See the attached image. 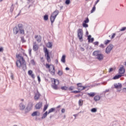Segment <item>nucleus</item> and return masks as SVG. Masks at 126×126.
Listing matches in <instances>:
<instances>
[{
	"mask_svg": "<svg viewBox=\"0 0 126 126\" xmlns=\"http://www.w3.org/2000/svg\"><path fill=\"white\" fill-rule=\"evenodd\" d=\"M16 58L19 60L17 61L16 63L17 67H19V68L22 67L23 70H26V62H25L24 58H23V57L20 56V54H18L16 55Z\"/></svg>",
	"mask_w": 126,
	"mask_h": 126,
	"instance_id": "nucleus-1",
	"label": "nucleus"
},
{
	"mask_svg": "<svg viewBox=\"0 0 126 126\" xmlns=\"http://www.w3.org/2000/svg\"><path fill=\"white\" fill-rule=\"evenodd\" d=\"M44 53L45 57L46 59L47 62L48 63H51V57L50 56V53L49 52V50L46 47L44 48Z\"/></svg>",
	"mask_w": 126,
	"mask_h": 126,
	"instance_id": "nucleus-2",
	"label": "nucleus"
},
{
	"mask_svg": "<svg viewBox=\"0 0 126 126\" xmlns=\"http://www.w3.org/2000/svg\"><path fill=\"white\" fill-rule=\"evenodd\" d=\"M78 38L81 42L83 41V31L81 29H79L77 32Z\"/></svg>",
	"mask_w": 126,
	"mask_h": 126,
	"instance_id": "nucleus-3",
	"label": "nucleus"
},
{
	"mask_svg": "<svg viewBox=\"0 0 126 126\" xmlns=\"http://www.w3.org/2000/svg\"><path fill=\"white\" fill-rule=\"evenodd\" d=\"M53 81L54 82V85H52V88H53V89L57 90L58 89V85L59 83V80L53 79L52 80V82H53Z\"/></svg>",
	"mask_w": 126,
	"mask_h": 126,
	"instance_id": "nucleus-4",
	"label": "nucleus"
},
{
	"mask_svg": "<svg viewBox=\"0 0 126 126\" xmlns=\"http://www.w3.org/2000/svg\"><path fill=\"white\" fill-rule=\"evenodd\" d=\"M113 48H114V45H113V44H109L106 48L105 53L106 54H110L112 50H113Z\"/></svg>",
	"mask_w": 126,
	"mask_h": 126,
	"instance_id": "nucleus-5",
	"label": "nucleus"
},
{
	"mask_svg": "<svg viewBox=\"0 0 126 126\" xmlns=\"http://www.w3.org/2000/svg\"><path fill=\"white\" fill-rule=\"evenodd\" d=\"M32 109H33V103H29L25 110L26 113H27L28 112H30V111H31Z\"/></svg>",
	"mask_w": 126,
	"mask_h": 126,
	"instance_id": "nucleus-6",
	"label": "nucleus"
},
{
	"mask_svg": "<svg viewBox=\"0 0 126 126\" xmlns=\"http://www.w3.org/2000/svg\"><path fill=\"white\" fill-rule=\"evenodd\" d=\"M18 27H19V28L20 34H21L22 35H24V34H25V32L23 29H22V28H23V25H22V24H19L18 25Z\"/></svg>",
	"mask_w": 126,
	"mask_h": 126,
	"instance_id": "nucleus-7",
	"label": "nucleus"
},
{
	"mask_svg": "<svg viewBox=\"0 0 126 126\" xmlns=\"http://www.w3.org/2000/svg\"><path fill=\"white\" fill-rule=\"evenodd\" d=\"M43 106V102H38L35 106V108L36 110H40L41 108H42V106Z\"/></svg>",
	"mask_w": 126,
	"mask_h": 126,
	"instance_id": "nucleus-8",
	"label": "nucleus"
},
{
	"mask_svg": "<svg viewBox=\"0 0 126 126\" xmlns=\"http://www.w3.org/2000/svg\"><path fill=\"white\" fill-rule=\"evenodd\" d=\"M122 84L120 83L114 84V88H115V89H122Z\"/></svg>",
	"mask_w": 126,
	"mask_h": 126,
	"instance_id": "nucleus-9",
	"label": "nucleus"
},
{
	"mask_svg": "<svg viewBox=\"0 0 126 126\" xmlns=\"http://www.w3.org/2000/svg\"><path fill=\"white\" fill-rule=\"evenodd\" d=\"M40 96H41V94L39 93V92L37 91V93L35 94V95L34 96V100H35V101L39 100Z\"/></svg>",
	"mask_w": 126,
	"mask_h": 126,
	"instance_id": "nucleus-10",
	"label": "nucleus"
},
{
	"mask_svg": "<svg viewBox=\"0 0 126 126\" xmlns=\"http://www.w3.org/2000/svg\"><path fill=\"white\" fill-rule=\"evenodd\" d=\"M95 59L98 60V61H103L104 55L102 54H99L96 57H95Z\"/></svg>",
	"mask_w": 126,
	"mask_h": 126,
	"instance_id": "nucleus-11",
	"label": "nucleus"
},
{
	"mask_svg": "<svg viewBox=\"0 0 126 126\" xmlns=\"http://www.w3.org/2000/svg\"><path fill=\"white\" fill-rule=\"evenodd\" d=\"M126 71V70L124 68V65H122V67H121L119 69V73L120 74H124Z\"/></svg>",
	"mask_w": 126,
	"mask_h": 126,
	"instance_id": "nucleus-12",
	"label": "nucleus"
},
{
	"mask_svg": "<svg viewBox=\"0 0 126 126\" xmlns=\"http://www.w3.org/2000/svg\"><path fill=\"white\" fill-rule=\"evenodd\" d=\"M19 28H18L17 27H15L13 28V33L15 35H16L19 32Z\"/></svg>",
	"mask_w": 126,
	"mask_h": 126,
	"instance_id": "nucleus-13",
	"label": "nucleus"
},
{
	"mask_svg": "<svg viewBox=\"0 0 126 126\" xmlns=\"http://www.w3.org/2000/svg\"><path fill=\"white\" fill-rule=\"evenodd\" d=\"M91 35L88 36V43H93V42H94V38H91Z\"/></svg>",
	"mask_w": 126,
	"mask_h": 126,
	"instance_id": "nucleus-14",
	"label": "nucleus"
},
{
	"mask_svg": "<svg viewBox=\"0 0 126 126\" xmlns=\"http://www.w3.org/2000/svg\"><path fill=\"white\" fill-rule=\"evenodd\" d=\"M32 49L34 52H36V51H38L39 49V46H38V45L36 44V42L34 43Z\"/></svg>",
	"mask_w": 126,
	"mask_h": 126,
	"instance_id": "nucleus-15",
	"label": "nucleus"
},
{
	"mask_svg": "<svg viewBox=\"0 0 126 126\" xmlns=\"http://www.w3.org/2000/svg\"><path fill=\"white\" fill-rule=\"evenodd\" d=\"M59 13H60V12L58 10L56 9L54 12H53L51 15H52V16H55V17H57V16L59 15Z\"/></svg>",
	"mask_w": 126,
	"mask_h": 126,
	"instance_id": "nucleus-16",
	"label": "nucleus"
},
{
	"mask_svg": "<svg viewBox=\"0 0 126 126\" xmlns=\"http://www.w3.org/2000/svg\"><path fill=\"white\" fill-rule=\"evenodd\" d=\"M34 38L36 39L38 43H40L42 41V37L40 35H35Z\"/></svg>",
	"mask_w": 126,
	"mask_h": 126,
	"instance_id": "nucleus-17",
	"label": "nucleus"
},
{
	"mask_svg": "<svg viewBox=\"0 0 126 126\" xmlns=\"http://www.w3.org/2000/svg\"><path fill=\"white\" fill-rule=\"evenodd\" d=\"M32 73H33V71H32V70H29L28 71L29 75L31 76V77H32V78L34 79V78H35V75H34V74H32Z\"/></svg>",
	"mask_w": 126,
	"mask_h": 126,
	"instance_id": "nucleus-18",
	"label": "nucleus"
},
{
	"mask_svg": "<svg viewBox=\"0 0 126 126\" xmlns=\"http://www.w3.org/2000/svg\"><path fill=\"white\" fill-rule=\"evenodd\" d=\"M37 116H40V113L38 111H35L32 114V117H36Z\"/></svg>",
	"mask_w": 126,
	"mask_h": 126,
	"instance_id": "nucleus-19",
	"label": "nucleus"
},
{
	"mask_svg": "<svg viewBox=\"0 0 126 126\" xmlns=\"http://www.w3.org/2000/svg\"><path fill=\"white\" fill-rule=\"evenodd\" d=\"M57 18V17L52 16V15H51V17H50V20H51V22L52 23V24H53V23H54V22H55V20H56V18Z\"/></svg>",
	"mask_w": 126,
	"mask_h": 126,
	"instance_id": "nucleus-20",
	"label": "nucleus"
},
{
	"mask_svg": "<svg viewBox=\"0 0 126 126\" xmlns=\"http://www.w3.org/2000/svg\"><path fill=\"white\" fill-rule=\"evenodd\" d=\"M99 51H95L93 52V55L94 56V57H95V58H96L97 56H98L100 54L99 53Z\"/></svg>",
	"mask_w": 126,
	"mask_h": 126,
	"instance_id": "nucleus-21",
	"label": "nucleus"
},
{
	"mask_svg": "<svg viewBox=\"0 0 126 126\" xmlns=\"http://www.w3.org/2000/svg\"><path fill=\"white\" fill-rule=\"evenodd\" d=\"M19 106L20 109L21 110V111H23V110L25 109V105H24V104L23 103H20Z\"/></svg>",
	"mask_w": 126,
	"mask_h": 126,
	"instance_id": "nucleus-22",
	"label": "nucleus"
},
{
	"mask_svg": "<svg viewBox=\"0 0 126 126\" xmlns=\"http://www.w3.org/2000/svg\"><path fill=\"white\" fill-rule=\"evenodd\" d=\"M122 75L121 74H119V75H115L113 79L116 80V79H119V78H120V77H122Z\"/></svg>",
	"mask_w": 126,
	"mask_h": 126,
	"instance_id": "nucleus-23",
	"label": "nucleus"
},
{
	"mask_svg": "<svg viewBox=\"0 0 126 126\" xmlns=\"http://www.w3.org/2000/svg\"><path fill=\"white\" fill-rule=\"evenodd\" d=\"M52 67H53V70L50 72V73L51 74H52V75H55V72H56V69H55V66L53 65Z\"/></svg>",
	"mask_w": 126,
	"mask_h": 126,
	"instance_id": "nucleus-24",
	"label": "nucleus"
},
{
	"mask_svg": "<svg viewBox=\"0 0 126 126\" xmlns=\"http://www.w3.org/2000/svg\"><path fill=\"white\" fill-rule=\"evenodd\" d=\"M100 99H101V97H100V96H99V95H95L94 97V101H99V100H100Z\"/></svg>",
	"mask_w": 126,
	"mask_h": 126,
	"instance_id": "nucleus-25",
	"label": "nucleus"
},
{
	"mask_svg": "<svg viewBox=\"0 0 126 126\" xmlns=\"http://www.w3.org/2000/svg\"><path fill=\"white\" fill-rule=\"evenodd\" d=\"M61 62L63 63H65V55H63L61 59Z\"/></svg>",
	"mask_w": 126,
	"mask_h": 126,
	"instance_id": "nucleus-26",
	"label": "nucleus"
},
{
	"mask_svg": "<svg viewBox=\"0 0 126 126\" xmlns=\"http://www.w3.org/2000/svg\"><path fill=\"white\" fill-rule=\"evenodd\" d=\"M85 88H87V86H83L82 87L77 88V90H79L80 91H82V90H84Z\"/></svg>",
	"mask_w": 126,
	"mask_h": 126,
	"instance_id": "nucleus-27",
	"label": "nucleus"
},
{
	"mask_svg": "<svg viewBox=\"0 0 126 126\" xmlns=\"http://www.w3.org/2000/svg\"><path fill=\"white\" fill-rule=\"evenodd\" d=\"M48 115V111L45 112V113H44L41 117V119L43 120V119H45L46 117H47Z\"/></svg>",
	"mask_w": 126,
	"mask_h": 126,
	"instance_id": "nucleus-28",
	"label": "nucleus"
},
{
	"mask_svg": "<svg viewBox=\"0 0 126 126\" xmlns=\"http://www.w3.org/2000/svg\"><path fill=\"white\" fill-rule=\"evenodd\" d=\"M56 110L55 108H52L50 109L49 110L48 112L47 113L48 114H51V113H53V112H54V111Z\"/></svg>",
	"mask_w": 126,
	"mask_h": 126,
	"instance_id": "nucleus-29",
	"label": "nucleus"
},
{
	"mask_svg": "<svg viewBox=\"0 0 126 126\" xmlns=\"http://www.w3.org/2000/svg\"><path fill=\"white\" fill-rule=\"evenodd\" d=\"M47 47L48 48H52V47H53V44H52V42H49L47 43Z\"/></svg>",
	"mask_w": 126,
	"mask_h": 126,
	"instance_id": "nucleus-30",
	"label": "nucleus"
},
{
	"mask_svg": "<svg viewBox=\"0 0 126 126\" xmlns=\"http://www.w3.org/2000/svg\"><path fill=\"white\" fill-rule=\"evenodd\" d=\"M95 10H96V5H94L92 10L91 11V13H93V12L95 11Z\"/></svg>",
	"mask_w": 126,
	"mask_h": 126,
	"instance_id": "nucleus-31",
	"label": "nucleus"
},
{
	"mask_svg": "<svg viewBox=\"0 0 126 126\" xmlns=\"http://www.w3.org/2000/svg\"><path fill=\"white\" fill-rule=\"evenodd\" d=\"M88 95L90 96V97H94V96H95V93H88Z\"/></svg>",
	"mask_w": 126,
	"mask_h": 126,
	"instance_id": "nucleus-32",
	"label": "nucleus"
},
{
	"mask_svg": "<svg viewBox=\"0 0 126 126\" xmlns=\"http://www.w3.org/2000/svg\"><path fill=\"white\" fill-rule=\"evenodd\" d=\"M79 106H82L83 105V100L80 99L78 102Z\"/></svg>",
	"mask_w": 126,
	"mask_h": 126,
	"instance_id": "nucleus-33",
	"label": "nucleus"
},
{
	"mask_svg": "<svg viewBox=\"0 0 126 126\" xmlns=\"http://www.w3.org/2000/svg\"><path fill=\"white\" fill-rule=\"evenodd\" d=\"M49 19V15L46 14L44 16V20L46 21Z\"/></svg>",
	"mask_w": 126,
	"mask_h": 126,
	"instance_id": "nucleus-34",
	"label": "nucleus"
},
{
	"mask_svg": "<svg viewBox=\"0 0 126 126\" xmlns=\"http://www.w3.org/2000/svg\"><path fill=\"white\" fill-rule=\"evenodd\" d=\"M68 89V87H67L66 86H63V87H61L62 90L66 91V90H67Z\"/></svg>",
	"mask_w": 126,
	"mask_h": 126,
	"instance_id": "nucleus-35",
	"label": "nucleus"
},
{
	"mask_svg": "<svg viewBox=\"0 0 126 126\" xmlns=\"http://www.w3.org/2000/svg\"><path fill=\"white\" fill-rule=\"evenodd\" d=\"M91 111L92 113H96V112H97V108H92Z\"/></svg>",
	"mask_w": 126,
	"mask_h": 126,
	"instance_id": "nucleus-36",
	"label": "nucleus"
},
{
	"mask_svg": "<svg viewBox=\"0 0 126 126\" xmlns=\"http://www.w3.org/2000/svg\"><path fill=\"white\" fill-rule=\"evenodd\" d=\"M63 71H61V70L58 71V74L60 76H62V75H63Z\"/></svg>",
	"mask_w": 126,
	"mask_h": 126,
	"instance_id": "nucleus-37",
	"label": "nucleus"
},
{
	"mask_svg": "<svg viewBox=\"0 0 126 126\" xmlns=\"http://www.w3.org/2000/svg\"><path fill=\"white\" fill-rule=\"evenodd\" d=\"M14 9V6H13V4H12L10 9V12H12Z\"/></svg>",
	"mask_w": 126,
	"mask_h": 126,
	"instance_id": "nucleus-38",
	"label": "nucleus"
},
{
	"mask_svg": "<svg viewBox=\"0 0 126 126\" xmlns=\"http://www.w3.org/2000/svg\"><path fill=\"white\" fill-rule=\"evenodd\" d=\"M21 41L22 42V43H25L26 42V40H25V39H24V37H21Z\"/></svg>",
	"mask_w": 126,
	"mask_h": 126,
	"instance_id": "nucleus-39",
	"label": "nucleus"
},
{
	"mask_svg": "<svg viewBox=\"0 0 126 126\" xmlns=\"http://www.w3.org/2000/svg\"><path fill=\"white\" fill-rule=\"evenodd\" d=\"M83 27H84L85 28H87V27H88V24L85 23H83Z\"/></svg>",
	"mask_w": 126,
	"mask_h": 126,
	"instance_id": "nucleus-40",
	"label": "nucleus"
},
{
	"mask_svg": "<svg viewBox=\"0 0 126 126\" xmlns=\"http://www.w3.org/2000/svg\"><path fill=\"white\" fill-rule=\"evenodd\" d=\"M77 86L78 87V88H79L80 87H82V84L81 83H79L78 84H77Z\"/></svg>",
	"mask_w": 126,
	"mask_h": 126,
	"instance_id": "nucleus-41",
	"label": "nucleus"
},
{
	"mask_svg": "<svg viewBox=\"0 0 126 126\" xmlns=\"http://www.w3.org/2000/svg\"><path fill=\"white\" fill-rule=\"evenodd\" d=\"M48 107H49L48 105H45L44 107L43 108V112H45V111H46V110H47V109H48Z\"/></svg>",
	"mask_w": 126,
	"mask_h": 126,
	"instance_id": "nucleus-42",
	"label": "nucleus"
},
{
	"mask_svg": "<svg viewBox=\"0 0 126 126\" xmlns=\"http://www.w3.org/2000/svg\"><path fill=\"white\" fill-rule=\"evenodd\" d=\"M110 42H111V40H106L104 41V44H105V45H108V44H109V43H110Z\"/></svg>",
	"mask_w": 126,
	"mask_h": 126,
	"instance_id": "nucleus-43",
	"label": "nucleus"
},
{
	"mask_svg": "<svg viewBox=\"0 0 126 126\" xmlns=\"http://www.w3.org/2000/svg\"><path fill=\"white\" fill-rule=\"evenodd\" d=\"M89 22V19L87 17L86 20L84 21V23H88Z\"/></svg>",
	"mask_w": 126,
	"mask_h": 126,
	"instance_id": "nucleus-44",
	"label": "nucleus"
},
{
	"mask_svg": "<svg viewBox=\"0 0 126 126\" xmlns=\"http://www.w3.org/2000/svg\"><path fill=\"white\" fill-rule=\"evenodd\" d=\"M31 63L32 64H33V65H35V61H34L33 59L31 61Z\"/></svg>",
	"mask_w": 126,
	"mask_h": 126,
	"instance_id": "nucleus-45",
	"label": "nucleus"
},
{
	"mask_svg": "<svg viewBox=\"0 0 126 126\" xmlns=\"http://www.w3.org/2000/svg\"><path fill=\"white\" fill-rule=\"evenodd\" d=\"M65 3L66 4H69V3H70V0H66Z\"/></svg>",
	"mask_w": 126,
	"mask_h": 126,
	"instance_id": "nucleus-46",
	"label": "nucleus"
},
{
	"mask_svg": "<svg viewBox=\"0 0 126 126\" xmlns=\"http://www.w3.org/2000/svg\"><path fill=\"white\" fill-rule=\"evenodd\" d=\"M94 46H98L99 45V42L95 41V42H94Z\"/></svg>",
	"mask_w": 126,
	"mask_h": 126,
	"instance_id": "nucleus-47",
	"label": "nucleus"
},
{
	"mask_svg": "<svg viewBox=\"0 0 126 126\" xmlns=\"http://www.w3.org/2000/svg\"><path fill=\"white\" fill-rule=\"evenodd\" d=\"M73 88H74V87L73 86H70L69 88V91H72V90H73Z\"/></svg>",
	"mask_w": 126,
	"mask_h": 126,
	"instance_id": "nucleus-48",
	"label": "nucleus"
},
{
	"mask_svg": "<svg viewBox=\"0 0 126 126\" xmlns=\"http://www.w3.org/2000/svg\"><path fill=\"white\" fill-rule=\"evenodd\" d=\"M72 93H80V91H74L73 92H72Z\"/></svg>",
	"mask_w": 126,
	"mask_h": 126,
	"instance_id": "nucleus-49",
	"label": "nucleus"
},
{
	"mask_svg": "<svg viewBox=\"0 0 126 126\" xmlns=\"http://www.w3.org/2000/svg\"><path fill=\"white\" fill-rule=\"evenodd\" d=\"M45 65H46V68H50V67H51V65L48 63H46Z\"/></svg>",
	"mask_w": 126,
	"mask_h": 126,
	"instance_id": "nucleus-50",
	"label": "nucleus"
},
{
	"mask_svg": "<svg viewBox=\"0 0 126 126\" xmlns=\"http://www.w3.org/2000/svg\"><path fill=\"white\" fill-rule=\"evenodd\" d=\"M115 36H116V33H113L112 35L111 36V39H114V38H115Z\"/></svg>",
	"mask_w": 126,
	"mask_h": 126,
	"instance_id": "nucleus-51",
	"label": "nucleus"
},
{
	"mask_svg": "<svg viewBox=\"0 0 126 126\" xmlns=\"http://www.w3.org/2000/svg\"><path fill=\"white\" fill-rule=\"evenodd\" d=\"M32 49H29V54L30 56H31V53H32Z\"/></svg>",
	"mask_w": 126,
	"mask_h": 126,
	"instance_id": "nucleus-52",
	"label": "nucleus"
},
{
	"mask_svg": "<svg viewBox=\"0 0 126 126\" xmlns=\"http://www.w3.org/2000/svg\"><path fill=\"white\" fill-rule=\"evenodd\" d=\"M126 30V27H123L121 30L120 31H125Z\"/></svg>",
	"mask_w": 126,
	"mask_h": 126,
	"instance_id": "nucleus-53",
	"label": "nucleus"
},
{
	"mask_svg": "<svg viewBox=\"0 0 126 126\" xmlns=\"http://www.w3.org/2000/svg\"><path fill=\"white\" fill-rule=\"evenodd\" d=\"M37 79H38V81L40 82H41V78H40V77L39 76H37Z\"/></svg>",
	"mask_w": 126,
	"mask_h": 126,
	"instance_id": "nucleus-54",
	"label": "nucleus"
},
{
	"mask_svg": "<svg viewBox=\"0 0 126 126\" xmlns=\"http://www.w3.org/2000/svg\"><path fill=\"white\" fill-rule=\"evenodd\" d=\"M1 52H3V47L0 48V53Z\"/></svg>",
	"mask_w": 126,
	"mask_h": 126,
	"instance_id": "nucleus-55",
	"label": "nucleus"
},
{
	"mask_svg": "<svg viewBox=\"0 0 126 126\" xmlns=\"http://www.w3.org/2000/svg\"><path fill=\"white\" fill-rule=\"evenodd\" d=\"M114 70V69L113 68H110L109 70V72H111Z\"/></svg>",
	"mask_w": 126,
	"mask_h": 126,
	"instance_id": "nucleus-56",
	"label": "nucleus"
},
{
	"mask_svg": "<svg viewBox=\"0 0 126 126\" xmlns=\"http://www.w3.org/2000/svg\"><path fill=\"white\" fill-rule=\"evenodd\" d=\"M40 60L41 61V63H44V57L40 58Z\"/></svg>",
	"mask_w": 126,
	"mask_h": 126,
	"instance_id": "nucleus-57",
	"label": "nucleus"
},
{
	"mask_svg": "<svg viewBox=\"0 0 126 126\" xmlns=\"http://www.w3.org/2000/svg\"><path fill=\"white\" fill-rule=\"evenodd\" d=\"M65 109H64V108H63L62 109V113H65Z\"/></svg>",
	"mask_w": 126,
	"mask_h": 126,
	"instance_id": "nucleus-58",
	"label": "nucleus"
},
{
	"mask_svg": "<svg viewBox=\"0 0 126 126\" xmlns=\"http://www.w3.org/2000/svg\"><path fill=\"white\" fill-rule=\"evenodd\" d=\"M99 47L100 48H104V45L103 44H101L100 45H99Z\"/></svg>",
	"mask_w": 126,
	"mask_h": 126,
	"instance_id": "nucleus-59",
	"label": "nucleus"
},
{
	"mask_svg": "<svg viewBox=\"0 0 126 126\" xmlns=\"http://www.w3.org/2000/svg\"><path fill=\"white\" fill-rule=\"evenodd\" d=\"M99 1H100V0H97L95 2L94 5H96V4H97V3L99 2Z\"/></svg>",
	"mask_w": 126,
	"mask_h": 126,
	"instance_id": "nucleus-60",
	"label": "nucleus"
},
{
	"mask_svg": "<svg viewBox=\"0 0 126 126\" xmlns=\"http://www.w3.org/2000/svg\"><path fill=\"white\" fill-rule=\"evenodd\" d=\"M109 91H110V90L108 89V90H106L104 91V93H107V92H109Z\"/></svg>",
	"mask_w": 126,
	"mask_h": 126,
	"instance_id": "nucleus-61",
	"label": "nucleus"
},
{
	"mask_svg": "<svg viewBox=\"0 0 126 126\" xmlns=\"http://www.w3.org/2000/svg\"><path fill=\"white\" fill-rule=\"evenodd\" d=\"M11 79H12V80H13L14 77H13V74H11Z\"/></svg>",
	"mask_w": 126,
	"mask_h": 126,
	"instance_id": "nucleus-62",
	"label": "nucleus"
},
{
	"mask_svg": "<svg viewBox=\"0 0 126 126\" xmlns=\"http://www.w3.org/2000/svg\"><path fill=\"white\" fill-rule=\"evenodd\" d=\"M65 70H69V68L67 67L65 68Z\"/></svg>",
	"mask_w": 126,
	"mask_h": 126,
	"instance_id": "nucleus-63",
	"label": "nucleus"
},
{
	"mask_svg": "<svg viewBox=\"0 0 126 126\" xmlns=\"http://www.w3.org/2000/svg\"><path fill=\"white\" fill-rule=\"evenodd\" d=\"M123 90H124V92H126V88H123Z\"/></svg>",
	"mask_w": 126,
	"mask_h": 126,
	"instance_id": "nucleus-64",
	"label": "nucleus"
}]
</instances>
